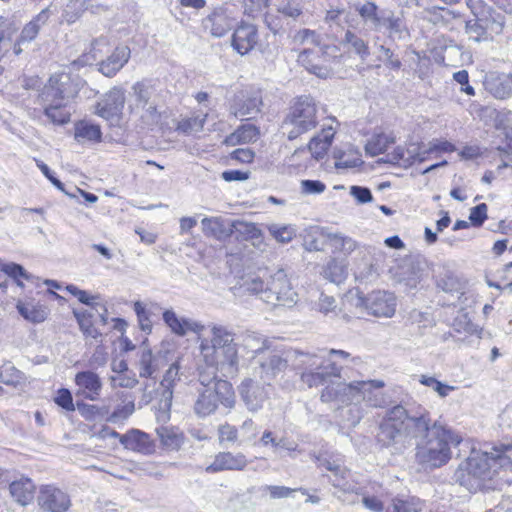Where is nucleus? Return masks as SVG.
<instances>
[{
  "label": "nucleus",
  "mask_w": 512,
  "mask_h": 512,
  "mask_svg": "<svg viewBox=\"0 0 512 512\" xmlns=\"http://www.w3.org/2000/svg\"><path fill=\"white\" fill-rule=\"evenodd\" d=\"M260 376L269 381L284 372L288 366L300 372L301 381L308 387H318L331 377L341 376V368L335 363L325 364L323 356L298 350L267 351L258 359Z\"/></svg>",
  "instance_id": "obj_1"
},
{
  "label": "nucleus",
  "mask_w": 512,
  "mask_h": 512,
  "mask_svg": "<svg viewBox=\"0 0 512 512\" xmlns=\"http://www.w3.org/2000/svg\"><path fill=\"white\" fill-rule=\"evenodd\" d=\"M512 465V445L500 444L489 449H472L468 458L461 462L453 479L471 493L493 489V480L500 469Z\"/></svg>",
  "instance_id": "obj_2"
},
{
  "label": "nucleus",
  "mask_w": 512,
  "mask_h": 512,
  "mask_svg": "<svg viewBox=\"0 0 512 512\" xmlns=\"http://www.w3.org/2000/svg\"><path fill=\"white\" fill-rule=\"evenodd\" d=\"M235 334L227 327L213 325L211 337L201 339L200 352L207 365L220 367L223 376L234 375L238 370V349Z\"/></svg>",
  "instance_id": "obj_3"
},
{
  "label": "nucleus",
  "mask_w": 512,
  "mask_h": 512,
  "mask_svg": "<svg viewBox=\"0 0 512 512\" xmlns=\"http://www.w3.org/2000/svg\"><path fill=\"white\" fill-rule=\"evenodd\" d=\"M462 437L440 421H434L430 436L417 443L415 458L425 469L446 465L452 457L451 446H458Z\"/></svg>",
  "instance_id": "obj_4"
},
{
  "label": "nucleus",
  "mask_w": 512,
  "mask_h": 512,
  "mask_svg": "<svg viewBox=\"0 0 512 512\" xmlns=\"http://www.w3.org/2000/svg\"><path fill=\"white\" fill-rule=\"evenodd\" d=\"M318 124V108L311 96L295 99L282 122V131L292 141L311 131Z\"/></svg>",
  "instance_id": "obj_5"
},
{
  "label": "nucleus",
  "mask_w": 512,
  "mask_h": 512,
  "mask_svg": "<svg viewBox=\"0 0 512 512\" xmlns=\"http://www.w3.org/2000/svg\"><path fill=\"white\" fill-rule=\"evenodd\" d=\"M406 417L407 409L402 405H395L387 410L377 433V441L382 447L392 449L393 453H401L406 449L408 445L405 430Z\"/></svg>",
  "instance_id": "obj_6"
},
{
  "label": "nucleus",
  "mask_w": 512,
  "mask_h": 512,
  "mask_svg": "<svg viewBox=\"0 0 512 512\" xmlns=\"http://www.w3.org/2000/svg\"><path fill=\"white\" fill-rule=\"evenodd\" d=\"M219 403L226 408H232L235 404L233 387L226 380H220L213 388H204L200 391L193 409L198 417L204 418L213 414Z\"/></svg>",
  "instance_id": "obj_7"
},
{
  "label": "nucleus",
  "mask_w": 512,
  "mask_h": 512,
  "mask_svg": "<svg viewBox=\"0 0 512 512\" xmlns=\"http://www.w3.org/2000/svg\"><path fill=\"white\" fill-rule=\"evenodd\" d=\"M262 300L273 307H292L297 303L298 294L292 288L284 270L280 269L269 277Z\"/></svg>",
  "instance_id": "obj_8"
},
{
  "label": "nucleus",
  "mask_w": 512,
  "mask_h": 512,
  "mask_svg": "<svg viewBox=\"0 0 512 512\" xmlns=\"http://www.w3.org/2000/svg\"><path fill=\"white\" fill-rule=\"evenodd\" d=\"M81 85L82 80L79 77L73 78L70 72L55 73L49 78L40 97L41 100H70L78 93Z\"/></svg>",
  "instance_id": "obj_9"
},
{
  "label": "nucleus",
  "mask_w": 512,
  "mask_h": 512,
  "mask_svg": "<svg viewBox=\"0 0 512 512\" xmlns=\"http://www.w3.org/2000/svg\"><path fill=\"white\" fill-rule=\"evenodd\" d=\"M166 353L161 350L153 351L143 341L136 353L135 367L140 378L156 379L160 371L167 366Z\"/></svg>",
  "instance_id": "obj_10"
},
{
  "label": "nucleus",
  "mask_w": 512,
  "mask_h": 512,
  "mask_svg": "<svg viewBox=\"0 0 512 512\" xmlns=\"http://www.w3.org/2000/svg\"><path fill=\"white\" fill-rule=\"evenodd\" d=\"M359 385V381L332 382L322 390L320 399L338 407L359 404Z\"/></svg>",
  "instance_id": "obj_11"
},
{
  "label": "nucleus",
  "mask_w": 512,
  "mask_h": 512,
  "mask_svg": "<svg viewBox=\"0 0 512 512\" xmlns=\"http://www.w3.org/2000/svg\"><path fill=\"white\" fill-rule=\"evenodd\" d=\"M268 386L250 378L242 381L238 390L249 411L256 412L263 407L269 396Z\"/></svg>",
  "instance_id": "obj_12"
},
{
  "label": "nucleus",
  "mask_w": 512,
  "mask_h": 512,
  "mask_svg": "<svg viewBox=\"0 0 512 512\" xmlns=\"http://www.w3.org/2000/svg\"><path fill=\"white\" fill-rule=\"evenodd\" d=\"M37 501L38 505L47 512H66L71 506L70 496L52 485L43 486L40 489Z\"/></svg>",
  "instance_id": "obj_13"
},
{
  "label": "nucleus",
  "mask_w": 512,
  "mask_h": 512,
  "mask_svg": "<svg viewBox=\"0 0 512 512\" xmlns=\"http://www.w3.org/2000/svg\"><path fill=\"white\" fill-rule=\"evenodd\" d=\"M76 390L75 396L89 401H97L100 398L103 383L100 376L91 371H80L74 378Z\"/></svg>",
  "instance_id": "obj_14"
},
{
  "label": "nucleus",
  "mask_w": 512,
  "mask_h": 512,
  "mask_svg": "<svg viewBox=\"0 0 512 512\" xmlns=\"http://www.w3.org/2000/svg\"><path fill=\"white\" fill-rule=\"evenodd\" d=\"M368 313L375 317L390 318L396 311V297L387 291H374L364 300Z\"/></svg>",
  "instance_id": "obj_15"
},
{
  "label": "nucleus",
  "mask_w": 512,
  "mask_h": 512,
  "mask_svg": "<svg viewBox=\"0 0 512 512\" xmlns=\"http://www.w3.org/2000/svg\"><path fill=\"white\" fill-rule=\"evenodd\" d=\"M432 425L430 413L426 409L419 408L416 412L407 410L405 430L408 438H420L421 441L428 438Z\"/></svg>",
  "instance_id": "obj_16"
},
{
  "label": "nucleus",
  "mask_w": 512,
  "mask_h": 512,
  "mask_svg": "<svg viewBox=\"0 0 512 512\" xmlns=\"http://www.w3.org/2000/svg\"><path fill=\"white\" fill-rule=\"evenodd\" d=\"M359 383V403L365 402L373 408H382L388 404L387 396L381 391L385 386L383 380H362Z\"/></svg>",
  "instance_id": "obj_17"
},
{
  "label": "nucleus",
  "mask_w": 512,
  "mask_h": 512,
  "mask_svg": "<svg viewBox=\"0 0 512 512\" xmlns=\"http://www.w3.org/2000/svg\"><path fill=\"white\" fill-rule=\"evenodd\" d=\"M124 103V93L119 89L111 90L106 95L105 99L98 103L97 114L110 121L112 124L118 123Z\"/></svg>",
  "instance_id": "obj_18"
},
{
  "label": "nucleus",
  "mask_w": 512,
  "mask_h": 512,
  "mask_svg": "<svg viewBox=\"0 0 512 512\" xmlns=\"http://www.w3.org/2000/svg\"><path fill=\"white\" fill-rule=\"evenodd\" d=\"M248 465L243 453L219 452L210 465L205 468L207 473H218L225 470L242 471Z\"/></svg>",
  "instance_id": "obj_19"
},
{
  "label": "nucleus",
  "mask_w": 512,
  "mask_h": 512,
  "mask_svg": "<svg viewBox=\"0 0 512 512\" xmlns=\"http://www.w3.org/2000/svg\"><path fill=\"white\" fill-rule=\"evenodd\" d=\"M257 42L258 31L253 24L241 23L233 33L232 46L241 55L249 53Z\"/></svg>",
  "instance_id": "obj_20"
},
{
  "label": "nucleus",
  "mask_w": 512,
  "mask_h": 512,
  "mask_svg": "<svg viewBox=\"0 0 512 512\" xmlns=\"http://www.w3.org/2000/svg\"><path fill=\"white\" fill-rule=\"evenodd\" d=\"M424 160L425 157L418 153V148L415 145H410L409 147L397 146L393 152L387 153L384 157L380 158L378 162L407 168L416 161L422 162Z\"/></svg>",
  "instance_id": "obj_21"
},
{
  "label": "nucleus",
  "mask_w": 512,
  "mask_h": 512,
  "mask_svg": "<svg viewBox=\"0 0 512 512\" xmlns=\"http://www.w3.org/2000/svg\"><path fill=\"white\" fill-rule=\"evenodd\" d=\"M180 366L178 362L172 363L166 370L161 382L160 388L162 390L159 400L160 409L169 411L172 406L173 391L176 383L180 380L179 377Z\"/></svg>",
  "instance_id": "obj_22"
},
{
  "label": "nucleus",
  "mask_w": 512,
  "mask_h": 512,
  "mask_svg": "<svg viewBox=\"0 0 512 512\" xmlns=\"http://www.w3.org/2000/svg\"><path fill=\"white\" fill-rule=\"evenodd\" d=\"M163 320L170 329L179 336H184L188 332L200 334L205 328L200 322L187 318H179L172 310H166L163 313Z\"/></svg>",
  "instance_id": "obj_23"
},
{
  "label": "nucleus",
  "mask_w": 512,
  "mask_h": 512,
  "mask_svg": "<svg viewBox=\"0 0 512 512\" xmlns=\"http://www.w3.org/2000/svg\"><path fill=\"white\" fill-rule=\"evenodd\" d=\"M262 98L259 93L242 95L235 103L234 115L240 118L251 119L261 111Z\"/></svg>",
  "instance_id": "obj_24"
},
{
  "label": "nucleus",
  "mask_w": 512,
  "mask_h": 512,
  "mask_svg": "<svg viewBox=\"0 0 512 512\" xmlns=\"http://www.w3.org/2000/svg\"><path fill=\"white\" fill-rule=\"evenodd\" d=\"M45 116L54 124L63 125L70 121V112L66 109L69 100L55 98L42 100Z\"/></svg>",
  "instance_id": "obj_25"
},
{
  "label": "nucleus",
  "mask_w": 512,
  "mask_h": 512,
  "mask_svg": "<svg viewBox=\"0 0 512 512\" xmlns=\"http://www.w3.org/2000/svg\"><path fill=\"white\" fill-rule=\"evenodd\" d=\"M385 29L393 39H406L409 36L408 28L402 15H395L390 10H384L381 30Z\"/></svg>",
  "instance_id": "obj_26"
},
{
  "label": "nucleus",
  "mask_w": 512,
  "mask_h": 512,
  "mask_svg": "<svg viewBox=\"0 0 512 512\" xmlns=\"http://www.w3.org/2000/svg\"><path fill=\"white\" fill-rule=\"evenodd\" d=\"M52 11L51 8L43 9L33 20L27 23L21 31L19 41L14 47V53H20L21 49L18 47L21 43L30 42L36 38L39 33L40 27L44 25L49 19Z\"/></svg>",
  "instance_id": "obj_27"
},
{
  "label": "nucleus",
  "mask_w": 512,
  "mask_h": 512,
  "mask_svg": "<svg viewBox=\"0 0 512 512\" xmlns=\"http://www.w3.org/2000/svg\"><path fill=\"white\" fill-rule=\"evenodd\" d=\"M334 135V128L329 126L327 128H323L319 134L310 140L308 144V150L315 159L319 160L324 157L332 144Z\"/></svg>",
  "instance_id": "obj_28"
},
{
  "label": "nucleus",
  "mask_w": 512,
  "mask_h": 512,
  "mask_svg": "<svg viewBox=\"0 0 512 512\" xmlns=\"http://www.w3.org/2000/svg\"><path fill=\"white\" fill-rule=\"evenodd\" d=\"M120 442L126 449L143 454L149 453L152 449L149 436L139 430H132L122 435Z\"/></svg>",
  "instance_id": "obj_29"
},
{
  "label": "nucleus",
  "mask_w": 512,
  "mask_h": 512,
  "mask_svg": "<svg viewBox=\"0 0 512 512\" xmlns=\"http://www.w3.org/2000/svg\"><path fill=\"white\" fill-rule=\"evenodd\" d=\"M204 28L214 37H222L231 29V20L222 11H214L204 21Z\"/></svg>",
  "instance_id": "obj_30"
},
{
  "label": "nucleus",
  "mask_w": 512,
  "mask_h": 512,
  "mask_svg": "<svg viewBox=\"0 0 512 512\" xmlns=\"http://www.w3.org/2000/svg\"><path fill=\"white\" fill-rule=\"evenodd\" d=\"M485 86L498 99H505L512 95V78L509 74L491 76L486 80Z\"/></svg>",
  "instance_id": "obj_31"
},
{
  "label": "nucleus",
  "mask_w": 512,
  "mask_h": 512,
  "mask_svg": "<svg viewBox=\"0 0 512 512\" xmlns=\"http://www.w3.org/2000/svg\"><path fill=\"white\" fill-rule=\"evenodd\" d=\"M9 491L17 503L25 506L29 504L34 497L35 485L30 479L23 478L13 481L9 485Z\"/></svg>",
  "instance_id": "obj_32"
},
{
  "label": "nucleus",
  "mask_w": 512,
  "mask_h": 512,
  "mask_svg": "<svg viewBox=\"0 0 512 512\" xmlns=\"http://www.w3.org/2000/svg\"><path fill=\"white\" fill-rule=\"evenodd\" d=\"M357 11L363 21L370 25L374 31H381L382 17L384 10H379L374 2H366L357 8Z\"/></svg>",
  "instance_id": "obj_33"
},
{
  "label": "nucleus",
  "mask_w": 512,
  "mask_h": 512,
  "mask_svg": "<svg viewBox=\"0 0 512 512\" xmlns=\"http://www.w3.org/2000/svg\"><path fill=\"white\" fill-rule=\"evenodd\" d=\"M317 460L319 461V466H322L328 471H331L333 473V476L337 477L338 474H341V479H331V483L334 487L339 488L344 492L352 491V486L346 481V477L349 475L348 470L342 468L340 465L326 458H317Z\"/></svg>",
  "instance_id": "obj_34"
},
{
  "label": "nucleus",
  "mask_w": 512,
  "mask_h": 512,
  "mask_svg": "<svg viewBox=\"0 0 512 512\" xmlns=\"http://www.w3.org/2000/svg\"><path fill=\"white\" fill-rule=\"evenodd\" d=\"M394 142L395 137L392 134L376 133L366 143L365 151L370 156H377L384 153Z\"/></svg>",
  "instance_id": "obj_35"
},
{
  "label": "nucleus",
  "mask_w": 512,
  "mask_h": 512,
  "mask_svg": "<svg viewBox=\"0 0 512 512\" xmlns=\"http://www.w3.org/2000/svg\"><path fill=\"white\" fill-rule=\"evenodd\" d=\"M156 433L161 444L168 450L176 451L183 444V435L173 428L162 426L156 429Z\"/></svg>",
  "instance_id": "obj_36"
},
{
  "label": "nucleus",
  "mask_w": 512,
  "mask_h": 512,
  "mask_svg": "<svg viewBox=\"0 0 512 512\" xmlns=\"http://www.w3.org/2000/svg\"><path fill=\"white\" fill-rule=\"evenodd\" d=\"M74 137L79 143L99 141L101 139V131L97 125L79 122L75 125Z\"/></svg>",
  "instance_id": "obj_37"
},
{
  "label": "nucleus",
  "mask_w": 512,
  "mask_h": 512,
  "mask_svg": "<svg viewBox=\"0 0 512 512\" xmlns=\"http://www.w3.org/2000/svg\"><path fill=\"white\" fill-rule=\"evenodd\" d=\"M91 1L92 0H69L63 10V21L68 24L75 23L82 16L84 11L87 10L88 4Z\"/></svg>",
  "instance_id": "obj_38"
},
{
  "label": "nucleus",
  "mask_w": 512,
  "mask_h": 512,
  "mask_svg": "<svg viewBox=\"0 0 512 512\" xmlns=\"http://www.w3.org/2000/svg\"><path fill=\"white\" fill-rule=\"evenodd\" d=\"M16 307L19 314L30 322L41 323L46 319V311L40 306L19 301Z\"/></svg>",
  "instance_id": "obj_39"
},
{
  "label": "nucleus",
  "mask_w": 512,
  "mask_h": 512,
  "mask_svg": "<svg viewBox=\"0 0 512 512\" xmlns=\"http://www.w3.org/2000/svg\"><path fill=\"white\" fill-rule=\"evenodd\" d=\"M201 224L203 232L208 236L220 239L228 233L224 221L220 217H205Z\"/></svg>",
  "instance_id": "obj_40"
},
{
  "label": "nucleus",
  "mask_w": 512,
  "mask_h": 512,
  "mask_svg": "<svg viewBox=\"0 0 512 512\" xmlns=\"http://www.w3.org/2000/svg\"><path fill=\"white\" fill-rule=\"evenodd\" d=\"M479 16L483 22L484 29L488 37L492 38L493 35H497L502 32L503 18L500 15H496L494 12L489 10L487 12L483 11Z\"/></svg>",
  "instance_id": "obj_41"
},
{
  "label": "nucleus",
  "mask_w": 512,
  "mask_h": 512,
  "mask_svg": "<svg viewBox=\"0 0 512 512\" xmlns=\"http://www.w3.org/2000/svg\"><path fill=\"white\" fill-rule=\"evenodd\" d=\"M459 57V61L462 64H471L473 62V56L470 51H463L460 47L451 46L445 47L443 54L439 58H435V62L453 61Z\"/></svg>",
  "instance_id": "obj_42"
},
{
  "label": "nucleus",
  "mask_w": 512,
  "mask_h": 512,
  "mask_svg": "<svg viewBox=\"0 0 512 512\" xmlns=\"http://www.w3.org/2000/svg\"><path fill=\"white\" fill-rule=\"evenodd\" d=\"M267 228L272 237L282 244L289 243L296 236V229L292 225L270 224Z\"/></svg>",
  "instance_id": "obj_43"
},
{
  "label": "nucleus",
  "mask_w": 512,
  "mask_h": 512,
  "mask_svg": "<svg viewBox=\"0 0 512 512\" xmlns=\"http://www.w3.org/2000/svg\"><path fill=\"white\" fill-rule=\"evenodd\" d=\"M206 117V114H199L190 118L182 119L178 123L177 129L186 134L199 132L203 129Z\"/></svg>",
  "instance_id": "obj_44"
},
{
  "label": "nucleus",
  "mask_w": 512,
  "mask_h": 512,
  "mask_svg": "<svg viewBox=\"0 0 512 512\" xmlns=\"http://www.w3.org/2000/svg\"><path fill=\"white\" fill-rule=\"evenodd\" d=\"M198 371V380L204 388H213L215 383L221 380L217 375L220 367L216 365L206 364V367H199Z\"/></svg>",
  "instance_id": "obj_45"
},
{
  "label": "nucleus",
  "mask_w": 512,
  "mask_h": 512,
  "mask_svg": "<svg viewBox=\"0 0 512 512\" xmlns=\"http://www.w3.org/2000/svg\"><path fill=\"white\" fill-rule=\"evenodd\" d=\"M474 15L475 19L469 20L466 23V32L469 35V38L475 42H478L481 39L489 38L484 29V25L480 16L476 13H474Z\"/></svg>",
  "instance_id": "obj_46"
},
{
  "label": "nucleus",
  "mask_w": 512,
  "mask_h": 512,
  "mask_svg": "<svg viewBox=\"0 0 512 512\" xmlns=\"http://www.w3.org/2000/svg\"><path fill=\"white\" fill-rule=\"evenodd\" d=\"M242 345L249 352L261 355L264 352L265 340L257 333L248 332L243 337Z\"/></svg>",
  "instance_id": "obj_47"
},
{
  "label": "nucleus",
  "mask_w": 512,
  "mask_h": 512,
  "mask_svg": "<svg viewBox=\"0 0 512 512\" xmlns=\"http://www.w3.org/2000/svg\"><path fill=\"white\" fill-rule=\"evenodd\" d=\"M233 227L236 232L243 235L245 239L257 240L262 236L261 230L255 223L246 221H235Z\"/></svg>",
  "instance_id": "obj_48"
},
{
  "label": "nucleus",
  "mask_w": 512,
  "mask_h": 512,
  "mask_svg": "<svg viewBox=\"0 0 512 512\" xmlns=\"http://www.w3.org/2000/svg\"><path fill=\"white\" fill-rule=\"evenodd\" d=\"M343 43L349 45L355 53L362 57L368 54V46L365 41L350 30L345 32Z\"/></svg>",
  "instance_id": "obj_49"
},
{
  "label": "nucleus",
  "mask_w": 512,
  "mask_h": 512,
  "mask_svg": "<svg viewBox=\"0 0 512 512\" xmlns=\"http://www.w3.org/2000/svg\"><path fill=\"white\" fill-rule=\"evenodd\" d=\"M419 382L427 387H430L440 397H446L449 392L455 389L454 386H450L438 381L436 378L427 375H421Z\"/></svg>",
  "instance_id": "obj_50"
},
{
  "label": "nucleus",
  "mask_w": 512,
  "mask_h": 512,
  "mask_svg": "<svg viewBox=\"0 0 512 512\" xmlns=\"http://www.w3.org/2000/svg\"><path fill=\"white\" fill-rule=\"evenodd\" d=\"M266 283L259 276H248L243 279V282L240 284V288L244 292H248L251 294H259L262 299L263 291H265Z\"/></svg>",
  "instance_id": "obj_51"
},
{
  "label": "nucleus",
  "mask_w": 512,
  "mask_h": 512,
  "mask_svg": "<svg viewBox=\"0 0 512 512\" xmlns=\"http://www.w3.org/2000/svg\"><path fill=\"white\" fill-rule=\"evenodd\" d=\"M134 311L137 315L140 329L146 333H150L152 330V322L148 311L140 301L134 303Z\"/></svg>",
  "instance_id": "obj_52"
},
{
  "label": "nucleus",
  "mask_w": 512,
  "mask_h": 512,
  "mask_svg": "<svg viewBox=\"0 0 512 512\" xmlns=\"http://www.w3.org/2000/svg\"><path fill=\"white\" fill-rule=\"evenodd\" d=\"M218 440L220 444L225 442L235 443L238 440L237 428L228 423L221 424L218 427Z\"/></svg>",
  "instance_id": "obj_53"
},
{
  "label": "nucleus",
  "mask_w": 512,
  "mask_h": 512,
  "mask_svg": "<svg viewBox=\"0 0 512 512\" xmlns=\"http://www.w3.org/2000/svg\"><path fill=\"white\" fill-rule=\"evenodd\" d=\"M326 190V185L319 180H302L300 192L304 195H318Z\"/></svg>",
  "instance_id": "obj_54"
},
{
  "label": "nucleus",
  "mask_w": 512,
  "mask_h": 512,
  "mask_svg": "<svg viewBox=\"0 0 512 512\" xmlns=\"http://www.w3.org/2000/svg\"><path fill=\"white\" fill-rule=\"evenodd\" d=\"M1 271L13 279L22 277L26 280H29L31 278V275L26 272V270L23 268V266L13 263V262L2 263Z\"/></svg>",
  "instance_id": "obj_55"
},
{
  "label": "nucleus",
  "mask_w": 512,
  "mask_h": 512,
  "mask_svg": "<svg viewBox=\"0 0 512 512\" xmlns=\"http://www.w3.org/2000/svg\"><path fill=\"white\" fill-rule=\"evenodd\" d=\"M336 162L335 166L336 168H355L359 167L363 164V161L361 159L360 154L355 153L354 155H346L345 153L340 156H335Z\"/></svg>",
  "instance_id": "obj_56"
},
{
  "label": "nucleus",
  "mask_w": 512,
  "mask_h": 512,
  "mask_svg": "<svg viewBox=\"0 0 512 512\" xmlns=\"http://www.w3.org/2000/svg\"><path fill=\"white\" fill-rule=\"evenodd\" d=\"M324 277L331 282L339 283L344 277L343 267L335 261H330L323 271Z\"/></svg>",
  "instance_id": "obj_57"
},
{
  "label": "nucleus",
  "mask_w": 512,
  "mask_h": 512,
  "mask_svg": "<svg viewBox=\"0 0 512 512\" xmlns=\"http://www.w3.org/2000/svg\"><path fill=\"white\" fill-rule=\"evenodd\" d=\"M488 207L485 203L478 204L471 208L469 220L473 226L480 227L487 219Z\"/></svg>",
  "instance_id": "obj_58"
},
{
  "label": "nucleus",
  "mask_w": 512,
  "mask_h": 512,
  "mask_svg": "<svg viewBox=\"0 0 512 512\" xmlns=\"http://www.w3.org/2000/svg\"><path fill=\"white\" fill-rule=\"evenodd\" d=\"M74 314L78 321L81 331L87 336L96 338L98 336V332L92 326V323L90 321V316L84 312L83 313L74 312Z\"/></svg>",
  "instance_id": "obj_59"
},
{
  "label": "nucleus",
  "mask_w": 512,
  "mask_h": 512,
  "mask_svg": "<svg viewBox=\"0 0 512 512\" xmlns=\"http://www.w3.org/2000/svg\"><path fill=\"white\" fill-rule=\"evenodd\" d=\"M278 12L286 17L297 19L302 14V6L295 0H289L278 7Z\"/></svg>",
  "instance_id": "obj_60"
},
{
  "label": "nucleus",
  "mask_w": 512,
  "mask_h": 512,
  "mask_svg": "<svg viewBox=\"0 0 512 512\" xmlns=\"http://www.w3.org/2000/svg\"><path fill=\"white\" fill-rule=\"evenodd\" d=\"M55 403L67 411H74L73 397L68 389L62 388L58 390L55 397Z\"/></svg>",
  "instance_id": "obj_61"
},
{
  "label": "nucleus",
  "mask_w": 512,
  "mask_h": 512,
  "mask_svg": "<svg viewBox=\"0 0 512 512\" xmlns=\"http://www.w3.org/2000/svg\"><path fill=\"white\" fill-rule=\"evenodd\" d=\"M237 132L243 143H250L257 140L259 130L252 124H245L237 129Z\"/></svg>",
  "instance_id": "obj_62"
},
{
  "label": "nucleus",
  "mask_w": 512,
  "mask_h": 512,
  "mask_svg": "<svg viewBox=\"0 0 512 512\" xmlns=\"http://www.w3.org/2000/svg\"><path fill=\"white\" fill-rule=\"evenodd\" d=\"M130 58V49L127 46H119L108 58L109 64H126Z\"/></svg>",
  "instance_id": "obj_63"
},
{
  "label": "nucleus",
  "mask_w": 512,
  "mask_h": 512,
  "mask_svg": "<svg viewBox=\"0 0 512 512\" xmlns=\"http://www.w3.org/2000/svg\"><path fill=\"white\" fill-rule=\"evenodd\" d=\"M394 512H420V507L417 503L408 500L394 499L393 500Z\"/></svg>",
  "instance_id": "obj_64"
}]
</instances>
